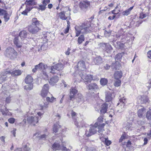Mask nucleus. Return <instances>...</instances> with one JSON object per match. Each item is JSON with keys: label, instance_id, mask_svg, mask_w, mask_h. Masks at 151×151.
<instances>
[{"label": "nucleus", "instance_id": "nucleus-1", "mask_svg": "<svg viewBox=\"0 0 151 151\" xmlns=\"http://www.w3.org/2000/svg\"><path fill=\"white\" fill-rule=\"evenodd\" d=\"M75 29L76 36H78L81 33L88 34L90 32L95 31V30H90V27H87L84 24H83L80 26H76L75 27Z\"/></svg>", "mask_w": 151, "mask_h": 151}, {"label": "nucleus", "instance_id": "nucleus-2", "mask_svg": "<svg viewBox=\"0 0 151 151\" xmlns=\"http://www.w3.org/2000/svg\"><path fill=\"white\" fill-rule=\"evenodd\" d=\"M40 25L39 21L36 18H33L31 24L28 26V31L33 34L36 33L40 29L39 27Z\"/></svg>", "mask_w": 151, "mask_h": 151}, {"label": "nucleus", "instance_id": "nucleus-3", "mask_svg": "<svg viewBox=\"0 0 151 151\" xmlns=\"http://www.w3.org/2000/svg\"><path fill=\"white\" fill-rule=\"evenodd\" d=\"M98 122H96L94 125H91L89 131L86 132L85 134L86 136L89 137L96 133L97 130H99V127H98Z\"/></svg>", "mask_w": 151, "mask_h": 151}, {"label": "nucleus", "instance_id": "nucleus-4", "mask_svg": "<svg viewBox=\"0 0 151 151\" xmlns=\"http://www.w3.org/2000/svg\"><path fill=\"white\" fill-rule=\"evenodd\" d=\"M5 55L11 59L16 58L17 55V52L12 48H7L4 52Z\"/></svg>", "mask_w": 151, "mask_h": 151}, {"label": "nucleus", "instance_id": "nucleus-5", "mask_svg": "<svg viewBox=\"0 0 151 151\" xmlns=\"http://www.w3.org/2000/svg\"><path fill=\"white\" fill-rule=\"evenodd\" d=\"M33 78L32 77L29 75L27 76L25 79V83L27 84L24 86V88L27 90H31L33 88V85L32 83L33 81Z\"/></svg>", "mask_w": 151, "mask_h": 151}, {"label": "nucleus", "instance_id": "nucleus-6", "mask_svg": "<svg viewBox=\"0 0 151 151\" xmlns=\"http://www.w3.org/2000/svg\"><path fill=\"white\" fill-rule=\"evenodd\" d=\"M63 68V65L61 63H59L48 68V69L49 70L48 71L54 74L56 73L58 71L61 70Z\"/></svg>", "mask_w": 151, "mask_h": 151}, {"label": "nucleus", "instance_id": "nucleus-7", "mask_svg": "<svg viewBox=\"0 0 151 151\" xmlns=\"http://www.w3.org/2000/svg\"><path fill=\"white\" fill-rule=\"evenodd\" d=\"M58 15L59 17L62 20H67L68 19H71L70 11H63L59 13Z\"/></svg>", "mask_w": 151, "mask_h": 151}, {"label": "nucleus", "instance_id": "nucleus-8", "mask_svg": "<svg viewBox=\"0 0 151 151\" xmlns=\"http://www.w3.org/2000/svg\"><path fill=\"white\" fill-rule=\"evenodd\" d=\"M126 99L124 97H123L122 98L119 99V102L117 105L119 106V109L117 111L119 113H121L124 111L125 109V102Z\"/></svg>", "mask_w": 151, "mask_h": 151}, {"label": "nucleus", "instance_id": "nucleus-9", "mask_svg": "<svg viewBox=\"0 0 151 151\" xmlns=\"http://www.w3.org/2000/svg\"><path fill=\"white\" fill-rule=\"evenodd\" d=\"M47 66L42 63H40L38 64L35 66V68L32 69V72L35 73L37 70L41 71L45 70L47 68Z\"/></svg>", "mask_w": 151, "mask_h": 151}, {"label": "nucleus", "instance_id": "nucleus-10", "mask_svg": "<svg viewBox=\"0 0 151 151\" xmlns=\"http://www.w3.org/2000/svg\"><path fill=\"white\" fill-rule=\"evenodd\" d=\"M80 77H81L85 82H86V84H87V83L90 82L93 79V77L91 75H87L86 74L81 73L80 74Z\"/></svg>", "mask_w": 151, "mask_h": 151}, {"label": "nucleus", "instance_id": "nucleus-11", "mask_svg": "<svg viewBox=\"0 0 151 151\" xmlns=\"http://www.w3.org/2000/svg\"><path fill=\"white\" fill-rule=\"evenodd\" d=\"M27 121L28 123L35 125L38 122V120L36 116H30L28 117Z\"/></svg>", "mask_w": 151, "mask_h": 151}, {"label": "nucleus", "instance_id": "nucleus-12", "mask_svg": "<svg viewBox=\"0 0 151 151\" xmlns=\"http://www.w3.org/2000/svg\"><path fill=\"white\" fill-rule=\"evenodd\" d=\"M10 73V71H6L0 74V84H1L6 80V77Z\"/></svg>", "mask_w": 151, "mask_h": 151}, {"label": "nucleus", "instance_id": "nucleus-13", "mask_svg": "<svg viewBox=\"0 0 151 151\" xmlns=\"http://www.w3.org/2000/svg\"><path fill=\"white\" fill-rule=\"evenodd\" d=\"M103 49L107 53H111L113 50V48L111 45L109 43H104L102 45Z\"/></svg>", "mask_w": 151, "mask_h": 151}, {"label": "nucleus", "instance_id": "nucleus-14", "mask_svg": "<svg viewBox=\"0 0 151 151\" xmlns=\"http://www.w3.org/2000/svg\"><path fill=\"white\" fill-rule=\"evenodd\" d=\"M90 2L88 1H83L80 2V6L82 10H85L90 4Z\"/></svg>", "mask_w": 151, "mask_h": 151}, {"label": "nucleus", "instance_id": "nucleus-15", "mask_svg": "<svg viewBox=\"0 0 151 151\" xmlns=\"http://www.w3.org/2000/svg\"><path fill=\"white\" fill-rule=\"evenodd\" d=\"M108 104L105 103L101 106L99 109L100 111L101 114H104L106 112L108 108Z\"/></svg>", "mask_w": 151, "mask_h": 151}, {"label": "nucleus", "instance_id": "nucleus-16", "mask_svg": "<svg viewBox=\"0 0 151 151\" xmlns=\"http://www.w3.org/2000/svg\"><path fill=\"white\" fill-rule=\"evenodd\" d=\"M114 96L113 93H107L106 94L105 101L106 102H109L112 100L114 97Z\"/></svg>", "mask_w": 151, "mask_h": 151}, {"label": "nucleus", "instance_id": "nucleus-17", "mask_svg": "<svg viewBox=\"0 0 151 151\" xmlns=\"http://www.w3.org/2000/svg\"><path fill=\"white\" fill-rule=\"evenodd\" d=\"M60 143L58 141L55 142L52 146V149L55 150H61L62 145H60Z\"/></svg>", "mask_w": 151, "mask_h": 151}, {"label": "nucleus", "instance_id": "nucleus-18", "mask_svg": "<svg viewBox=\"0 0 151 151\" xmlns=\"http://www.w3.org/2000/svg\"><path fill=\"white\" fill-rule=\"evenodd\" d=\"M87 88L89 90H93L99 89L98 86L95 83H91L87 86Z\"/></svg>", "mask_w": 151, "mask_h": 151}, {"label": "nucleus", "instance_id": "nucleus-19", "mask_svg": "<svg viewBox=\"0 0 151 151\" xmlns=\"http://www.w3.org/2000/svg\"><path fill=\"white\" fill-rule=\"evenodd\" d=\"M14 42L15 45L18 48H20L22 46V43L19 40V37H16L14 40Z\"/></svg>", "mask_w": 151, "mask_h": 151}, {"label": "nucleus", "instance_id": "nucleus-20", "mask_svg": "<svg viewBox=\"0 0 151 151\" xmlns=\"http://www.w3.org/2000/svg\"><path fill=\"white\" fill-rule=\"evenodd\" d=\"M58 77L57 76H55L50 79L49 83L51 85L53 86L58 82Z\"/></svg>", "mask_w": 151, "mask_h": 151}, {"label": "nucleus", "instance_id": "nucleus-21", "mask_svg": "<svg viewBox=\"0 0 151 151\" xmlns=\"http://www.w3.org/2000/svg\"><path fill=\"white\" fill-rule=\"evenodd\" d=\"M76 113L74 111H72L71 113V116H72V118L74 120V123L78 127H83V125H80L78 124V122L76 121V119H75L76 116Z\"/></svg>", "mask_w": 151, "mask_h": 151}, {"label": "nucleus", "instance_id": "nucleus-22", "mask_svg": "<svg viewBox=\"0 0 151 151\" xmlns=\"http://www.w3.org/2000/svg\"><path fill=\"white\" fill-rule=\"evenodd\" d=\"M77 91L75 87H72L70 89V100L74 98L76 94L77 93Z\"/></svg>", "mask_w": 151, "mask_h": 151}, {"label": "nucleus", "instance_id": "nucleus-23", "mask_svg": "<svg viewBox=\"0 0 151 151\" xmlns=\"http://www.w3.org/2000/svg\"><path fill=\"white\" fill-rule=\"evenodd\" d=\"M145 109L144 108L139 109L137 111L138 116L140 118H143V115L145 114Z\"/></svg>", "mask_w": 151, "mask_h": 151}, {"label": "nucleus", "instance_id": "nucleus-24", "mask_svg": "<svg viewBox=\"0 0 151 151\" xmlns=\"http://www.w3.org/2000/svg\"><path fill=\"white\" fill-rule=\"evenodd\" d=\"M10 71V73L8 75L11 74L12 76L13 77L20 76L22 73L21 71L19 70H15L12 71V72H11L10 71Z\"/></svg>", "mask_w": 151, "mask_h": 151}, {"label": "nucleus", "instance_id": "nucleus-25", "mask_svg": "<svg viewBox=\"0 0 151 151\" xmlns=\"http://www.w3.org/2000/svg\"><path fill=\"white\" fill-rule=\"evenodd\" d=\"M85 64L83 61H80L78 63L77 68L81 70H83L85 68Z\"/></svg>", "mask_w": 151, "mask_h": 151}, {"label": "nucleus", "instance_id": "nucleus-26", "mask_svg": "<svg viewBox=\"0 0 151 151\" xmlns=\"http://www.w3.org/2000/svg\"><path fill=\"white\" fill-rule=\"evenodd\" d=\"M122 76V73L121 71H117L115 72L114 74V78L115 79H120Z\"/></svg>", "mask_w": 151, "mask_h": 151}, {"label": "nucleus", "instance_id": "nucleus-27", "mask_svg": "<svg viewBox=\"0 0 151 151\" xmlns=\"http://www.w3.org/2000/svg\"><path fill=\"white\" fill-rule=\"evenodd\" d=\"M49 103L47 102L45 103L43 105L40 104L38 105V109L40 110H43L44 109L47 108L48 107Z\"/></svg>", "mask_w": 151, "mask_h": 151}, {"label": "nucleus", "instance_id": "nucleus-28", "mask_svg": "<svg viewBox=\"0 0 151 151\" xmlns=\"http://www.w3.org/2000/svg\"><path fill=\"white\" fill-rule=\"evenodd\" d=\"M25 4L26 6H32L34 5H35L37 4V2L35 0H26Z\"/></svg>", "mask_w": 151, "mask_h": 151}, {"label": "nucleus", "instance_id": "nucleus-29", "mask_svg": "<svg viewBox=\"0 0 151 151\" xmlns=\"http://www.w3.org/2000/svg\"><path fill=\"white\" fill-rule=\"evenodd\" d=\"M27 32L25 30H23L21 31L19 33V36L21 37V39H24L27 37Z\"/></svg>", "mask_w": 151, "mask_h": 151}, {"label": "nucleus", "instance_id": "nucleus-30", "mask_svg": "<svg viewBox=\"0 0 151 151\" xmlns=\"http://www.w3.org/2000/svg\"><path fill=\"white\" fill-rule=\"evenodd\" d=\"M0 111L1 112L2 114L4 116H10L12 115V113L9 112L6 108L5 109V110L0 109Z\"/></svg>", "mask_w": 151, "mask_h": 151}, {"label": "nucleus", "instance_id": "nucleus-31", "mask_svg": "<svg viewBox=\"0 0 151 151\" xmlns=\"http://www.w3.org/2000/svg\"><path fill=\"white\" fill-rule=\"evenodd\" d=\"M94 62L95 64L99 65L102 62V58L100 56L96 57L94 59Z\"/></svg>", "mask_w": 151, "mask_h": 151}, {"label": "nucleus", "instance_id": "nucleus-32", "mask_svg": "<svg viewBox=\"0 0 151 151\" xmlns=\"http://www.w3.org/2000/svg\"><path fill=\"white\" fill-rule=\"evenodd\" d=\"M66 142L62 141V147L61 150L63 151H70V149L67 148L65 146L66 145Z\"/></svg>", "mask_w": 151, "mask_h": 151}, {"label": "nucleus", "instance_id": "nucleus-33", "mask_svg": "<svg viewBox=\"0 0 151 151\" xmlns=\"http://www.w3.org/2000/svg\"><path fill=\"white\" fill-rule=\"evenodd\" d=\"M61 126L59 125L58 122H57L54 125V127L53 128V132L55 133H56L58 132V129Z\"/></svg>", "mask_w": 151, "mask_h": 151}, {"label": "nucleus", "instance_id": "nucleus-34", "mask_svg": "<svg viewBox=\"0 0 151 151\" xmlns=\"http://www.w3.org/2000/svg\"><path fill=\"white\" fill-rule=\"evenodd\" d=\"M85 40V37L83 35H81L78 39L77 42L79 44H81Z\"/></svg>", "mask_w": 151, "mask_h": 151}, {"label": "nucleus", "instance_id": "nucleus-35", "mask_svg": "<svg viewBox=\"0 0 151 151\" xmlns=\"http://www.w3.org/2000/svg\"><path fill=\"white\" fill-rule=\"evenodd\" d=\"M125 128L127 131H129L133 129V127H132V125L130 123L127 122Z\"/></svg>", "mask_w": 151, "mask_h": 151}, {"label": "nucleus", "instance_id": "nucleus-36", "mask_svg": "<svg viewBox=\"0 0 151 151\" xmlns=\"http://www.w3.org/2000/svg\"><path fill=\"white\" fill-rule=\"evenodd\" d=\"M46 100L47 102L52 103L56 101V98H54L51 95V97H47L46 98Z\"/></svg>", "mask_w": 151, "mask_h": 151}, {"label": "nucleus", "instance_id": "nucleus-37", "mask_svg": "<svg viewBox=\"0 0 151 151\" xmlns=\"http://www.w3.org/2000/svg\"><path fill=\"white\" fill-rule=\"evenodd\" d=\"M32 7L27 6L26 9L22 12V14L24 15H27V13L32 9Z\"/></svg>", "mask_w": 151, "mask_h": 151}, {"label": "nucleus", "instance_id": "nucleus-38", "mask_svg": "<svg viewBox=\"0 0 151 151\" xmlns=\"http://www.w3.org/2000/svg\"><path fill=\"white\" fill-rule=\"evenodd\" d=\"M98 123L99 124L98 127H99V130H98V132L100 134H102V132H103V128L105 124L103 123L100 124V123L99 122Z\"/></svg>", "mask_w": 151, "mask_h": 151}, {"label": "nucleus", "instance_id": "nucleus-39", "mask_svg": "<svg viewBox=\"0 0 151 151\" xmlns=\"http://www.w3.org/2000/svg\"><path fill=\"white\" fill-rule=\"evenodd\" d=\"M108 82V80L105 78H102L101 79L100 83L101 85L105 86L106 85Z\"/></svg>", "mask_w": 151, "mask_h": 151}, {"label": "nucleus", "instance_id": "nucleus-40", "mask_svg": "<svg viewBox=\"0 0 151 151\" xmlns=\"http://www.w3.org/2000/svg\"><path fill=\"white\" fill-rule=\"evenodd\" d=\"M123 44L120 42H116L115 45V47L118 49H122L123 48Z\"/></svg>", "mask_w": 151, "mask_h": 151}, {"label": "nucleus", "instance_id": "nucleus-41", "mask_svg": "<svg viewBox=\"0 0 151 151\" xmlns=\"http://www.w3.org/2000/svg\"><path fill=\"white\" fill-rule=\"evenodd\" d=\"M40 77L41 78H42L44 79L47 80L48 79V77L46 72L44 71H43L42 74H41Z\"/></svg>", "mask_w": 151, "mask_h": 151}, {"label": "nucleus", "instance_id": "nucleus-42", "mask_svg": "<svg viewBox=\"0 0 151 151\" xmlns=\"http://www.w3.org/2000/svg\"><path fill=\"white\" fill-rule=\"evenodd\" d=\"M121 81L120 79H115L114 86L116 87H118L120 86Z\"/></svg>", "mask_w": 151, "mask_h": 151}, {"label": "nucleus", "instance_id": "nucleus-43", "mask_svg": "<svg viewBox=\"0 0 151 151\" xmlns=\"http://www.w3.org/2000/svg\"><path fill=\"white\" fill-rule=\"evenodd\" d=\"M77 96V100L79 102L83 101L84 99L81 94L78 93Z\"/></svg>", "mask_w": 151, "mask_h": 151}, {"label": "nucleus", "instance_id": "nucleus-44", "mask_svg": "<svg viewBox=\"0 0 151 151\" xmlns=\"http://www.w3.org/2000/svg\"><path fill=\"white\" fill-rule=\"evenodd\" d=\"M148 99L146 96L142 97L141 98L140 102L141 103H146L148 101Z\"/></svg>", "mask_w": 151, "mask_h": 151}, {"label": "nucleus", "instance_id": "nucleus-45", "mask_svg": "<svg viewBox=\"0 0 151 151\" xmlns=\"http://www.w3.org/2000/svg\"><path fill=\"white\" fill-rule=\"evenodd\" d=\"M122 57V54L121 53H119L117 54L115 58L116 61H120Z\"/></svg>", "mask_w": 151, "mask_h": 151}, {"label": "nucleus", "instance_id": "nucleus-46", "mask_svg": "<svg viewBox=\"0 0 151 151\" xmlns=\"http://www.w3.org/2000/svg\"><path fill=\"white\" fill-rule=\"evenodd\" d=\"M6 14H4V20L5 22H7L9 19V15L7 13V12H6Z\"/></svg>", "mask_w": 151, "mask_h": 151}, {"label": "nucleus", "instance_id": "nucleus-47", "mask_svg": "<svg viewBox=\"0 0 151 151\" xmlns=\"http://www.w3.org/2000/svg\"><path fill=\"white\" fill-rule=\"evenodd\" d=\"M146 117L148 120H151V110L147 111L146 114Z\"/></svg>", "mask_w": 151, "mask_h": 151}, {"label": "nucleus", "instance_id": "nucleus-48", "mask_svg": "<svg viewBox=\"0 0 151 151\" xmlns=\"http://www.w3.org/2000/svg\"><path fill=\"white\" fill-rule=\"evenodd\" d=\"M46 8V6L42 4L39 5V7L38 8V9L39 10H40L42 11H43Z\"/></svg>", "mask_w": 151, "mask_h": 151}, {"label": "nucleus", "instance_id": "nucleus-49", "mask_svg": "<svg viewBox=\"0 0 151 151\" xmlns=\"http://www.w3.org/2000/svg\"><path fill=\"white\" fill-rule=\"evenodd\" d=\"M48 92L42 90L41 92V95L43 97H45L47 96Z\"/></svg>", "mask_w": 151, "mask_h": 151}, {"label": "nucleus", "instance_id": "nucleus-50", "mask_svg": "<svg viewBox=\"0 0 151 151\" xmlns=\"http://www.w3.org/2000/svg\"><path fill=\"white\" fill-rule=\"evenodd\" d=\"M119 12L120 11L119 8L117 7H116L112 11V13L114 14H117L119 13Z\"/></svg>", "mask_w": 151, "mask_h": 151}, {"label": "nucleus", "instance_id": "nucleus-51", "mask_svg": "<svg viewBox=\"0 0 151 151\" xmlns=\"http://www.w3.org/2000/svg\"><path fill=\"white\" fill-rule=\"evenodd\" d=\"M145 85L148 89L151 87V79L145 83Z\"/></svg>", "mask_w": 151, "mask_h": 151}, {"label": "nucleus", "instance_id": "nucleus-52", "mask_svg": "<svg viewBox=\"0 0 151 151\" xmlns=\"http://www.w3.org/2000/svg\"><path fill=\"white\" fill-rule=\"evenodd\" d=\"M49 89V88L48 84H45L43 86L42 90H45L46 91L48 92Z\"/></svg>", "mask_w": 151, "mask_h": 151}, {"label": "nucleus", "instance_id": "nucleus-53", "mask_svg": "<svg viewBox=\"0 0 151 151\" xmlns=\"http://www.w3.org/2000/svg\"><path fill=\"white\" fill-rule=\"evenodd\" d=\"M94 36L95 38L97 37L98 39H101L103 36L99 32L94 34Z\"/></svg>", "mask_w": 151, "mask_h": 151}, {"label": "nucleus", "instance_id": "nucleus-54", "mask_svg": "<svg viewBox=\"0 0 151 151\" xmlns=\"http://www.w3.org/2000/svg\"><path fill=\"white\" fill-rule=\"evenodd\" d=\"M48 134L47 132L42 134L40 136V138L41 139H45L47 137L48 135Z\"/></svg>", "mask_w": 151, "mask_h": 151}, {"label": "nucleus", "instance_id": "nucleus-55", "mask_svg": "<svg viewBox=\"0 0 151 151\" xmlns=\"http://www.w3.org/2000/svg\"><path fill=\"white\" fill-rule=\"evenodd\" d=\"M130 12L128 9H127L123 12L122 14L124 15L127 16L130 14Z\"/></svg>", "mask_w": 151, "mask_h": 151}, {"label": "nucleus", "instance_id": "nucleus-56", "mask_svg": "<svg viewBox=\"0 0 151 151\" xmlns=\"http://www.w3.org/2000/svg\"><path fill=\"white\" fill-rule=\"evenodd\" d=\"M126 33H124V34L122 35H120L119 34H117L116 35V37L117 38H118L121 37V38H124L126 39V38H125L126 37Z\"/></svg>", "mask_w": 151, "mask_h": 151}, {"label": "nucleus", "instance_id": "nucleus-57", "mask_svg": "<svg viewBox=\"0 0 151 151\" xmlns=\"http://www.w3.org/2000/svg\"><path fill=\"white\" fill-rule=\"evenodd\" d=\"M6 11L3 9H0V16L4 15L6 12Z\"/></svg>", "mask_w": 151, "mask_h": 151}, {"label": "nucleus", "instance_id": "nucleus-58", "mask_svg": "<svg viewBox=\"0 0 151 151\" xmlns=\"http://www.w3.org/2000/svg\"><path fill=\"white\" fill-rule=\"evenodd\" d=\"M8 121L10 123L13 124L15 121V119L13 118H11L9 119Z\"/></svg>", "mask_w": 151, "mask_h": 151}, {"label": "nucleus", "instance_id": "nucleus-59", "mask_svg": "<svg viewBox=\"0 0 151 151\" xmlns=\"http://www.w3.org/2000/svg\"><path fill=\"white\" fill-rule=\"evenodd\" d=\"M125 138V134H123L119 139V142H122V141Z\"/></svg>", "mask_w": 151, "mask_h": 151}, {"label": "nucleus", "instance_id": "nucleus-60", "mask_svg": "<svg viewBox=\"0 0 151 151\" xmlns=\"http://www.w3.org/2000/svg\"><path fill=\"white\" fill-rule=\"evenodd\" d=\"M37 114L38 116H36L38 120L40 119L41 118V116L43 115V114L40 112H38Z\"/></svg>", "mask_w": 151, "mask_h": 151}, {"label": "nucleus", "instance_id": "nucleus-61", "mask_svg": "<svg viewBox=\"0 0 151 151\" xmlns=\"http://www.w3.org/2000/svg\"><path fill=\"white\" fill-rule=\"evenodd\" d=\"M23 150L24 151H30V149L29 147H27V145H25L24 147Z\"/></svg>", "mask_w": 151, "mask_h": 151}, {"label": "nucleus", "instance_id": "nucleus-62", "mask_svg": "<svg viewBox=\"0 0 151 151\" xmlns=\"http://www.w3.org/2000/svg\"><path fill=\"white\" fill-rule=\"evenodd\" d=\"M50 2V0H44L42 2V4L46 6Z\"/></svg>", "mask_w": 151, "mask_h": 151}, {"label": "nucleus", "instance_id": "nucleus-63", "mask_svg": "<svg viewBox=\"0 0 151 151\" xmlns=\"http://www.w3.org/2000/svg\"><path fill=\"white\" fill-rule=\"evenodd\" d=\"M105 143L106 145L109 146L111 144V142L106 138L105 139Z\"/></svg>", "mask_w": 151, "mask_h": 151}, {"label": "nucleus", "instance_id": "nucleus-64", "mask_svg": "<svg viewBox=\"0 0 151 151\" xmlns=\"http://www.w3.org/2000/svg\"><path fill=\"white\" fill-rule=\"evenodd\" d=\"M11 97L10 96L6 97V102L7 103H9L11 101Z\"/></svg>", "mask_w": 151, "mask_h": 151}]
</instances>
